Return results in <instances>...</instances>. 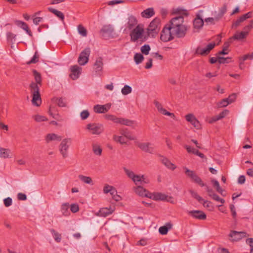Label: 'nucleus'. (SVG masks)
<instances>
[{
    "label": "nucleus",
    "instance_id": "63",
    "mask_svg": "<svg viewBox=\"0 0 253 253\" xmlns=\"http://www.w3.org/2000/svg\"><path fill=\"white\" fill-rule=\"evenodd\" d=\"M236 97L237 95L236 93H232L231 95H230L228 98H226V99H227V100L228 101L229 104H231L235 101V100L236 99Z\"/></svg>",
    "mask_w": 253,
    "mask_h": 253
},
{
    "label": "nucleus",
    "instance_id": "39",
    "mask_svg": "<svg viewBox=\"0 0 253 253\" xmlns=\"http://www.w3.org/2000/svg\"><path fill=\"white\" fill-rule=\"evenodd\" d=\"M161 161L162 163L168 169L174 170L176 168L175 165L171 163L168 159L166 158H163L161 160Z\"/></svg>",
    "mask_w": 253,
    "mask_h": 253
},
{
    "label": "nucleus",
    "instance_id": "3",
    "mask_svg": "<svg viewBox=\"0 0 253 253\" xmlns=\"http://www.w3.org/2000/svg\"><path fill=\"white\" fill-rule=\"evenodd\" d=\"M124 170L127 176L131 179L136 185H143L144 183H148V180L145 178L144 175L135 174L132 171L126 168H124Z\"/></svg>",
    "mask_w": 253,
    "mask_h": 253
},
{
    "label": "nucleus",
    "instance_id": "52",
    "mask_svg": "<svg viewBox=\"0 0 253 253\" xmlns=\"http://www.w3.org/2000/svg\"><path fill=\"white\" fill-rule=\"evenodd\" d=\"M211 181H212V182L213 183V186L216 188V191L218 193H219L222 194V192H223V190L220 187L219 182L217 180H212Z\"/></svg>",
    "mask_w": 253,
    "mask_h": 253
},
{
    "label": "nucleus",
    "instance_id": "30",
    "mask_svg": "<svg viewBox=\"0 0 253 253\" xmlns=\"http://www.w3.org/2000/svg\"><path fill=\"white\" fill-rule=\"evenodd\" d=\"M70 205L68 203H63L61 207V211L62 215L65 216L70 215V212L69 211Z\"/></svg>",
    "mask_w": 253,
    "mask_h": 253
},
{
    "label": "nucleus",
    "instance_id": "49",
    "mask_svg": "<svg viewBox=\"0 0 253 253\" xmlns=\"http://www.w3.org/2000/svg\"><path fill=\"white\" fill-rule=\"evenodd\" d=\"M33 118L37 122H42L46 121L47 120V119L44 116H42L40 115H36L33 116Z\"/></svg>",
    "mask_w": 253,
    "mask_h": 253
},
{
    "label": "nucleus",
    "instance_id": "6",
    "mask_svg": "<svg viewBox=\"0 0 253 253\" xmlns=\"http://www.w3.org/2000/svg\"><path fill=\"white\" fill-rule=\"evenodd\" d=\"M160 23L161 20L158 18H156L151 21L147 28L148 36H154V34L158 33L160 29Z\"/></svg>",
    "mask_w": 253,
    "mask_h": 253
},
{
    "label": "nucleus",
    "instance_id": "56",
    "mask_svg": "<svg viewBox=\"0 0 253 253\" xmlns=\"http://www.w3.org/2000/svg\"><path fill=\"white\" fill-rule=\"evenodd\" d=\"M15 23L17 26H20L23 30H26L28 29V26L27 24L23 21L17 20L15 21Z\"/></svg>",
    "mask_w": 253,
    "mask_h": 253
},
{
    "label": "nucleus",
    "instance_id": "34",
    "mask_svg": "<svg viewBox=\"0 0 253 253\" xmlns=\"http://www.w3.org/2000/svg\"><path fill=\"white\" fill-rule=\"evenodd\" d=\"M11 151L9 149L3 148L0 147V157L4 159L10 158Z\"/></svg>",
    "mask_w": 253,
    "mask_h": 253
},
{
    "label": "nucleus",
    "instance_id": "16",
    "mask_svg": "<svg viewBox=\"0 0 253 253\" xmlns=\"http://www.w3.org/2000/svg\"><path fill=\"white\" fill-rule=\"evenodd\" d=\"M138 20L133 15L128 16L127 22L126 23V28L129 30H131L138 25Z\"/></svg>",
    "mask_w": 253,
    "mask_h": 253
},
{
    "label": "nucleus",
    "instance_id": "57",
    "mask_svg": "<svg viewBox=\"0 0 253 253\" xmlns=\"http://www.w3.org/2000/svg\"><path fill=\"white\" fill-rule=\"evenodd\" d=\"M211 197L212 198L213 200L219 202L221 204H224L225 202V200L223 199L220 198L215 193Z\"/></svg>",
    "mask_w": 253,
    "mask_h": 253
},
{
    "label": "nucleus",
    "instance_id": "22",
    "mask_svg": "<svg viewBox=\"0 0 253 253\" xmlns=\"http://www.w3.org/2000/svg\"><path fill=\"white\" fill-rule=\"evenodd\" d=\"M45 140L47 143L52 141H60L62 140V137L55 133H48L46 135Z\"/></svg>",
    "mask_w": 253,
    "mask_h": 253
},
{
    "label": "nucleus",
    "instance_id": "24",
    "mask_svg": "<svg viewBox=\"0 0 253 253\" xmlns=\"http://www.w3.org/2000/svg\"><path fill=\"white\" fill-rule=\"evenodd\" d=\"M103 59L101 57L97 58L93 65L94 71L96 72L101 71L103 69Z\"/></svg>",
    "mask_w": 253,
    "mask_h": 253
},
{
    "label": "nucleus",
    "instance_id": "23",
    "mask_svg": "<svg viewBox=\"0 0 253 253\" xmlns=\"http://www.w3.org/2000/svg\"><path fill=\"white\" fill-rule=\"evenodd\" d=\"M172 227V223L171 222H167L165 225L159 228V233L162 235H166L169 230Z\"/></svg>",
    "mask_w": 253,
    "mask_h": 253
},
{
    "label": "nucleus",
    "instance_id": "2",
    "mask_svg": "<svg viewBox=\"0 0 253 253\" xmlns=\"http://www.w3.org/2000/svg\"><path fill=\"white\" fill-rule=\"evenodd\" d=\"M144 28L142 24H138L134 28L131 30L130 32V41L132 42H136L138 40L145 42L146 37L144 35Z\"/></svg>",
    "mask_w": 253,
    "mask_h": 253
},
{
    "label": "nucleus",
    "instance_id": "46",
    "mask_svg": "<svg viewBox=\"0 0 253 253\" xmlns=\"http://www.w3.org/2000/svg\"><path fill=\"white\" fill-rule=\"evenodd\" d=\"M134 59L137 64L141 63L144 59V57L141 53H137L134 55Z\"/></svg>",
    "mask_w": 253,
    "mask_h": 253
},
{
    "label": "nucleus",
    "instance_id": "26",
    "mask_svg": "<svg viewBox=\"0 0 253 253\" xmlns=\"http://www.w3.org/2000/svg\"><path fill=\"white\" fill-rule=\"evenodd\" d=\"M167 196L161 193H150L149 198L155 200H165L167 199Z\"/></svg>",
    "mask_w": 253,
    "mask_h": 253
},
{
    "label": "nucleus",
    "instance_id": "31",
    "mask_svg": "<svg viewBox=\"0 0 253 253\" xmlns=\"http://www.w3.org/2000/svg\"><path fill=\"white\" fill-rule=\"evenodd\" d=\"M32 102L33 105L39 106L42 103L40 94H32Z\"/></svg>",
    "mask_w": 253,
    "mask_h": 253
},
{
    "label": "nucleus",
    "instance_id": "5",
    "mask_svg": "<svg viewBox=\"0 0 253 253\" xmlns=\"http://www.w3.org/2000/svg\"><path fill=\"white\" fill-rule=\"evenodd\" d=\"M72 143L70 138H65L62 140L59 145V151L63 158H66L68 156V150Z\"/></svg>",
    "mask_w": 253,
    "mask_h": 253
},
{
    "label": "nucleus",
    "instance_id": "42",
    "mask_svg": "<svg viewBox=\"0 0 253 253\" xmlns=\"http://www.w3.org/2000/svg\"><path fill=\"white\" fill-rule=\"evenodd\" d=\"M50 232L52 236L57 243H59L61 241V234L56 231L54 229H50Z\"/></svg>",
    "mask_w": 253,
    "mask_h": 253
},
{
    "label": "nucleus",
    "instance_id": "29",
    "mask_svg": "<svg viewBox=\"0 0 253 253\" xmlns=\"http://www.w3.org/2000/svg\"><path fill=\"white\" fill-rule=\"evenodd\" d=\"M185 148H186L187 151L188 153L195 154V155L199 156L201 158H205V155L203 153L200 152L198 150L195 149V148H192L188 145H185Z\"/></svg>",
    "mask_w": 253,
    "mask_h": 253
},
{
    "label": "nucleus",
    "instance_id": "32",
    "mask_svg": "<svg viewBox=\"0 0 253 253\" xmlns=\"http://www.w3.org/2000/svg\"><path fill=\"white\" fill-rule=\"evenodd\" d=\"M122 135L127 138L128 140H134V137L131 134V132L127 129H121L120 130Z\"/></svg>",
    "mask_w": 253,
    "mask_h": 253
},
{
    "label": "nucleus",
    "instance_id": "27",
    "mask_svg": "<svg viewBox=\"0 0 253 253\" xmlns=\"http://www.w3.org/2000/svg\"><path fill=\"white\" fill-rule=\"evenodd\" d=\"M247 35V32L242 31L241 32L236 33L233 37L229 38V39L232 42L233 40H241L246 38Z\"/></svg>",
    "mask_w": 253,
    "mask_h": 253
},
{
    "label": "nucleus",
    "instance_id": "36",
    "mask_svg": "<svg viewBox=\"0 0 253 253\" xmlns=\"http://www.w3.org/2000/svg\"><path fill=\"white\" fill-rule=\"evenodd\" d=\"M114 210L111 208H103L100 209L99 211V214L102 216L105 217L113 212Z\"/></svg>",
    "mask_w": 253,
    "mask_h": 253
},
{
    "label": "nucleus",
    "instance_id": "33",
    "mask_svg": "<svg viewBox=\"0 0 253 253\" xmlns=\"http://www.w3.org/2000/svg\"><path fill=\"white\" fill-rule=\"evenodd\" d=\"M40 86L39 84H37L34 82H32L30 85L31 92L32 94H40Z\"/></svg>",
    "mask_w": 253,
    "mask_h": 253
},
{
    "label": "nucleus",
    "instance_id": "7",
    "mask_svg": "<svg viewBox=\"0 0 253 253\" xmlns=\"http://www.w3.org/2000/svg\"><path fill=\"white\" fill-rule=\"evenodd\" d=\"M105 118L108 120L112 121L113 122L117 124H120L128 126H131L133 123V121L121 118H118L116 116L113 115L106 114L105 115Z\"/></svg>",
    "mask_w": 253,
    "mask_h": 253
},
{
    "label": "nucleus",
    "instance_id": "17",
    "mask_svg": "<svg viewBox=\"0 0 253 253\" xmlns=\"http://www.w3.org/2000/svg\"><path fill=\"white\" fill-rule=\"evenodd\" d=\"M111 105L110 103H107L103 105H96L94 106L93 109L95 113H105L110 109Z\"/></svg>",
    "mask_w": 253,
    "mask_h": 253
},
{
    "label": "nucleus",
    "instance_id": "38",
    "mask_svg": "<svg viewBox=\"0 0 253 253\" xmlns=\"http://www.w3.org/2000/svg\"><path fill=\"white\" fill-rule=\"evenodd\" d=\"M113 139L116 142L120 143L121 144H126L128 139L123 135L118 136L117 135L113 136Z\"/></svg>",
    "mask_w": 253,
    "mask_h": 253
},
{
    "label": "nucleus",
    "instance_id": "9",
    "mask_svg": "<svg viewBox=\"0 0 253 253\" xmlns=\"http://www.w3.org/2000/svg\"><path fill=\"white\" fill-rule=\"evenodd\" d=\"M90 53L89 47L85 48L80 54L78 62L80 65H84L88 61V58Z\"/></svg>",
    "mask_w": 253,
    "mask_h": 253
},
{
    "label": "nucleus",
    "instance_id": "48",
    "mask_svg": "<svg viewBox=\"0 0 253 253\" xmlns=\"http://www.w3.org/2000/svg\"><path fill=\"white\" fill-rule=\"evenodd\" d=\"M189 192L191 194L192 197L196 199L198 202L200 203H202L203 201H204V199L200 196L197 192L194 191L192 190H190Z\"/></svg>",
    "mask_w": 253,
    "mask_h": 253
},
{
    "label": "nucleus",
    "instance_id": "1",
    "mask_svg": "<svg viewBox=\"0 0 253 253\" xmlns=\"http://www.w3.org/2000/svg\"><path fill=\"white\" fill-rule=\"evenodd\" d=\"M183 16H178L172 18L167 24L171 27L172 31L178 38H181L185 35L187 30L186 27L183 24Z\"/></svg>",
    "mask_w": 253,
    "mask_h": 253
},
{
    "label": "nucleus",
    "instance_id": "28",
    "mask_svg": "<svg viewBox=\"0 0 253 253\" xmlns=\"http://www.w3.org/2000/svg\"><path fill=\"white\" fill-rule=\"evenodd\" d=\"M155 14V11L153 8H148L143 10L141 15L142 17L146 18H149Z\"/></svg>",
    "mask_w": 253,
    "mask_h": 253
},
{
    "label": "nucleus",
    "instance_id": "14",
    "mask_svg": "<svg viewBox=\"0 0 253 253\" xmlns=\"http://www.w3.org/2000/svg\"><path fill=\"white\" fill-rule=\"evenodd\" d=\"M188 213L193 218L199 220H205L206 219L207 217L206 214L202 211H189Z\"/></svg>",
    "mask_w": 253,
    "mask_h": 253
},
{
    "label": "nucleus",
    "instance_id": "43",
    "mask_svg": "<svg viewBox=\"0 0 253 253\" xmlns=\"http://www.w3.org/2000/svg\"><path fill=\"white\" fill-rule=\"evenodd\" d=\"M33 75L35 80V83L39 84L40 86H42V78L41 74L36 70L33 71Z\"/></svg>",
    "mask_w": 253,
    "mask_h": 253
},
{
    "label": "nucleus",
    "instance_id": "64",
    "mask_svg": "<svg viewBox=\"0 0 253 253\" xmlns=\"http://www.w3.org/2000/svg\"><path fill=\"white\" fill-rule=\"evenodd\" d=\"M12 199L10 197H7L3 200L4 205L6 207H9L12 205Z\"/></svg>",
    "mask_w": 253,
    "mask_h": 253
},
{
    "label": "nucleus",
    "instance_id": "40",
    "mask_svg": "<svg viewBox=\"0 0 253 253\" xmlns=\"http://www.w3.org/2000/svg\"><path fill=\"white\" fill-rule=\"evenodd\" d=\"M92 151L96 155L101 156L102 154V149L101 147L96 143L92 144Z\"/></svg>",
    "mask_w": 253,
    "mask_h": 253
},
{
    "label": "nucleus",
    "instance_id": "45",
    "mask_svg": "<svg viewBox=\"0 0 253 253\" xmlns=\"http://www.w3.org/2000/svg\"><path fill=\"white\" fill-rule=\"evenodd\" d=\"M39 57H40V56L39 55L38 51H37L35 52L34 55L32 58L31 60L27 62V64H35V63H37L39 61Z\"/></svg>",
    "mask_w": 253,
    "mask_h": 253
},
{
    "label": "nucleus",
    "instance_id": "55",
    "mask_svg": "<svg viewBox=\"0 0 253 253\" xmlns=\"http://www.w3.org/2000/svg\"><path fill=\"white\" fill-rule=\"evenodd\" d=\"M69 207L70 208V210L73 213H76L79 210V206L78 204L74 203L71 204Z\"/></svg>",
    "mask_w": 253,
    "mask_h": 253
},
{
    "label": "nucleus",
    "instance_id": "50",
    "mask_svg": "<svg viewBox=\"0 0 253 253\" xmlns=\"http://www.w3.org/2000/svg\"><path fill=\"white\" fill-rule=\"evenodd\" d=\"M132 91L131 87L127 85H125L124 87L122 89L121 92L123 95H127Z\"/></svg>",
    "mask_w": 253,
    "mask_h": 253
},
{
    "label": "nucleus",
    "instance_id": "19",
    "mask_svg": "<svg viewBox=\"0 0 253 253\" xmlns=\"http://www.w3.org/2000/svg\"><path fill=\"white\" fill-rule=\"evenodd\" d=\"M133 190L135 193L139 196L149 198L150 193L142 186L138 185L134 187Z\"/></svg>",
    "mask_w": 253,
    "mask_h": 253
},
{
    "label": "nucleus",
    "instance_id": "59",
    "mask_svg": "<svg viewBox=\"0 0 253 253\" xmlns=\"http://www.w3.org/2000/svg\"><path fill=\"white\" fill-rule=\"evenodd\" d=\"M114 188L113 186L106 184L104 186L103 192L105 194L110 193Z\"/></svg>",
    "mask_w": 253,
    "mask_h": 253
},
{
    "label": "nucleus",
    "instance_id": "41",
    "mask_svg": "<svg viewBox=\"0 0 253 253\" xmlns=\"http://www.w3.org/2000/svg\"><path fill=\"white\" fill-rule=\"evenodd\" d=\"M79 179L84 183L93 185V181L91 178L89 176H86L83 175H79Z\"/></svg>",
    "mask_w": 253,
    "mask_h": 253
},
{
    "label": "nucleus",
    "instance_id": "53",
    "mask_svg": "<svg viewBox=\"0 0 253 253\" xmlns=\"http://www.w3.org/2000/svg\"><path fill=\"white\" fill-rule=\"evenodd\" d=\"M231 58L227 57L224 58L222 57H218V62L219 64H224V63H228L231 62Z\"/></svg>",
    "mask_w": 253,
    "mask_h": 253
},
{
    "label": "nucleus",
    "instance_id": "15",
    "mask_svg": "<svg viewBox=\"0 0 253 253\" xmlns=\"http://www.w3.org/2000/svg\"><path fill=\"white\" fill-rule=\"evenodd\" d=\"M185 120L192 125L194 127L199 128L200 124L199 121L196 119L193 114H188L185 116Z\"/></svg>",
    "mask_w": 253,
    "mask_h": 253
},
{
    "label": "nucleus",
    "instance_id": "51",
    "mask_svg": "<svg viewBox=\"0 0 253 253\" xmlns=\"http://www.w3.org/2000/svg\"><path fill=\"white\" fill-rule=\"evenodd\" d=\"M150 49V46L148 44H145L141 47V52L145 55H148Z\"/></svg>",
    "mask_w": 253,
    "mask_h": 253
},
{
    "label": "nucleus",
    "instance_id": "61",
    "mask_svg": "<svg viewBox=\"0 0 253 253\" xmlns=\"http://www.w3.org/2000/svg\"><path fill=\"white\" fill-rule=\"evenodd\" d=\"M228 113L229 111L228 110H223L219 115L216 116L218 117L217 119H222V118H224L226 116H227L228 114Z\"/></svg>",
    "mask_w": 253,
    "mask_h": 253
},
{
    "label": "nucleus",
    "instance_id": "20",
    "mask_svg": "<svg viewBox=\"0 0 253 253\" xmlns=\"http://www.w3.org/2000/svg\"><path fill=\"white\" fill-rule=\"evenodd\" d=\"M81 68L78 65H74L71 67V73L70 75V77L73 80L78 79L81 74Z\"/></svg>",
    "mask_w": 253,
    "mask_h": 253
},
{
    "label": "nucleus",
    "instance_id": "11",
    "mask_svg": "<svg viewBox=\"0 0 253 253\" xmlns=\"http://www.w3.org/2000/svg\"><path fill=\"white\" fill-rule=\"evenodd\" d=\"M215 44L214 43H210L206 48H201L198 47L195 51V54L200 55L202 56H206L209 54L211 49H212L215 46Z\"/></svg>",
    "mask_w": 253,
    "mask_h": 253
},
{
    "label": "nucleus",
    "instance_id": "58",
    "mask_svg": "<svg viewBox=\"0 0 253 253\" xmlns=\"http://www.w3.org/2000/svg\"><path fill=\"white\" fill-rule=\"evenodd\" d=\"M54 111H55L54 108H52L51 107L49 108V111H48V112H49V114L51 116H52V117L53 118H54V119H55L56 120H58V118H59V115L57 113H54Z\"/></svg>",
    "mask_w": 253,
    "mask_h": 253
},
{
    "label": "nucleus",
    "instance_id": "44",
    "mask_svg": "<svg viewBox=\"0 0 253 253\" xmlns=\"http://www.w3.org/2000/svg\"><path fill=\"white\" fill-rule=\"evenodd\" d=\"M227 10V7L225 5H224L219 10V13L218 14L215 16V20L218 21L221 17L223 16V15L226 13Z\"/></svg>",
    "mask_w": 253,
    "mask_h": 253
},
{
    "label": "nucleus",
    "instance_id": "25",
    "mask_svg": "<svg viewBox=\"0 0 253 253\" xmlns=\"http://www.w3.org/2000/svg\"><path fill=\"white\" fill-rule=\"evenodd\" d=\"M204 21L199 14H197L196 17L193 20V26L195 29H199L203 27Z\"/></svg>",
    "mask_w": 253,
    "mask_h": 253
},
{
    "label": "nucleus",
    "instance_id": "47",
    "mask_svg": "<svg viewBox=\"0 0 253 253\" xmlns=\"http://www.w3.org/2000/svg\"><path fill=\"white\" fill-rule=\"evenodd\" d=\"M78 31L79 33L83 37H86L87 36V31L82 25H78Z\"/></svg>",
    "mask_w": 253,
    "mask_h": 253
},
{
    "label": "nucleus",
    "instance_id": "10",
    "mask_svg": "<svg viewBox=\"0 0 253 253\" xmlns=\"http://www.w3.org/2000/svg\"><path fill=\"white\" fill-rule=\"evenodd\" d=\"M86 128L92 134L99 135L104 131L103 125L99 124H89Z\"/></svg>",
    "mask_w": 253,
    "mask_h": 253
},
{
    "label": "nucleus",
    "instance_id": "13",
    "mask_svg": "<svg viewBox=\"0 0 253 253\" xmlns=\"http://www.w3.org/2000/svg\"><path fill=\"white\" fill-rule=\"evenodd\" d=\"M154 104L157 110L160 113L165 116H169L171 118L175 119V115L173 113H170L167 111L165 108L163 107V106L161 103H160L158 101H155L154 102Z\"/></svg>",
    "mask_w": 253,
    "mask_h": 253
},
{
    "label": "nucleus",
    "instance_id": "54",
    "mask_svg": "<svg viewBox=\"0 0 253 253\" xmlns=\"http://www.w3.org/2000/svg\"><path fill=\"white\" fill-rule=\"evenodd\" d=\"M229 104H230L227 99L224 98L217 103V106L218 107L221 108L226 107Z\"/></svg>",
    "mask_w": 253,
    "mask_h": 253
},
{
    "label": "nucleus",
    "instance_id": "21",
    "mask_svg": "<svg viewBox=\"0 0 253 253\" xmlns=\"http://www.w3.org/2000/svg\"><path fill=\"white\" fill-rule=\"evenodd\" d=\"M138 146L140 149L146 152L149 153L153 152L154 148L150 143H140Z\"/></svg>",
    "mask_w": 253,
    "mask_h": 253
},
{
    "label": "nucleus",
    "instance_id": "35",
    "mask_svg": "<svg viewBox=\"0 0 253 253\" xmlns=\"http://www.w3.org/2000/svg\"><path fill=\"white\" fill-rule=\"evenodd\" d=\"M232 43V41H230V40L229 39V40L225 42L223 45V49L221 51H220L218 52V54L219 55H226L228 54V48L229 47L230 44Z\"/></svg>",
    "mask_w": 253,
    "mask_h": 253
},
{
    "label": "nucleus",
    "instance_id": "4",
    "mask_svg": "<svg viewBox=\"0 0 253 253\" xmlns=\"http://www.w3.org/2000/svg\"><path fill=\"white\" fill-rule=\"evenodd\" d=\"M174 35L175 34L172 31L171 27L167 24L161 32L160 39L164 42H167L173 40Z\"/></svg>",
    "mask_w": 253,
    "mask_h": 253
},
{
    "label": "nucleus",
    "instance_id": "12",
    "mask_svg": "<svg viewBox=\"0 0 253 253\" xmlns=\"http://www.w3.org/2000/svg\"><path fill=\"white\" fill-rule=\"evenodd\" d=\"M247 233L245 232H238L236 231H231L229 236L231 238L232 242H238L242 238L246 237Z\"/></svg>",
    "mask_w": 253,
    "mask_h": 253
},
{
    "label": "nucleus",
    "instance_id": "8",
    "mask_svg": "<svg viewBox=\"0 0 253 253\" xmlns=\"http://www.w3.org/2000/svg\"><path fill=\"white\" fill-rule=\"evenodd\" d=\"M185 174L187 176L191 178V180L201 187L205 186V184L202 180L201 178L193 170H191L185 168Z\"/></svg>",
    "mask_w": 253,
    "mask_h": 253
},
{
    "label": "nucleus",
    "instance_id": "37",
    "mask_svg": "<svg viewBox=\"0 0 253 253\" xmlns=\"http://www.w3.org/2000/svg\"><path fill=\"white\" fill-rule=\"evenodd\" d=\"M48 10L53 13L55 15H56L57 17H58L62 21H64V14L60 11H58L55 9H54L51 7H48Z\"/></svg>",
    "mask_w": 253,
    "mask_h": 253
},
{
    "label": "nucleus",
    "instance_id": "60",
    "mask_svg": "<svg viewBox=\"0 0 253 253\" xmlns=\"http://www.w3.org/2000/svg\"><path fill=\"white\" fill-rule=\"evenodd\" d=\"M253 28V19L252 20L250 21V23L245 26L244 28V31L247 32V35L248 34L249 32L251 30V29Z\"/></svg>",
    "mask_w": 253,
    "mask_h": 253
},
{
    "label": "nucleus",
    "instance_id": "62",
    "mask_svg": "<svg viewBox=\"0 0 253 253\" xmlns=\"http://www.w3.org/2000/svg\"><path fill=\"white\" fill-rule=\"evenodd\" d=\"M249 59L251 60L253 59V52L251 54H248L244 55L243 57H240L239 60H242L243 62H244V61Z\"/></svg>",
    "mask_w": 253,
    "mask_h": 253
},
{
    "label": "nucleus",
    "instance_id": "18",
    "mask_svg": "<svg viewBox=\"0 0 253 253\" xmlns=\"http://www.w3.org/2000/svg\"><path fill=\"white\" fill-rule=\"evenodd\" d=\"M252 16V12H249L242 16H240L235 22H234L232 24V27L237 28L239 26L240 24L244 22L246 19L251 18Z\"/></svg>",
    "mask_w": 253,
    "mask_h": 253
}]
</instances>
